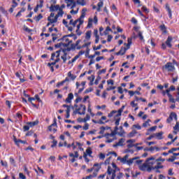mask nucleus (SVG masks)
Masks as SVG:
<instances>
[{
    "mask_svg": "<svg viewBox=\"0 0 179 179\" xmlns=\"http://www.w3.org/2000/svg\"><path fill=\"white\" fill-rule=\"evenodd\" d=\"M58 13L55 16L54 19H51L50 17H48V22H50V23H57V22H58V17H62L64 16V10H62V8H60L58 10Z\"/></svg>",
    "mask_w": 179,
    "mask_h": 179,
    "instance_id": "f257e3e1",
    "label": "nucleus"
},
{
    "mask_svg": "<svg viewBox=\"0 0 179 179\" xmlns=\"http://www.w3.org/2000/svg\"><path fill=\"white\" fill-rule=\"evenodd\" d=\"M175 69L176 67H174V65L171 62H168L163 66V70L167 71L168 72H173Z\"/></svg>",
    "mask_w": 179,
    "mask_h": 179,
    "instance_id": "f03ea898",
    "label": "nucleus"
},
{
    "mask_svg": "<svg viewBox=\"0 0 179 179\" xmlns=\"http://www.w3.org/2000/svg\"><path fill=\"white\" fill-rule=\"evenodd\" d=\"M65 3L67 5V8L73 9L76 8V1H73L72 0H65Z\"/></svg>",
    "mask_w": 179,
    "mask_h": 179,
    "instance_id": "7ed1b4c3",
    "label": "nucleus"
},
{
    "mask_svg": "<svg viewBox=\"0 0 179 179\" xmlns=\"http://www.w3.org/2000/svg\"><path fill=\"white\" fill-rule=\"evenodd\" d=\"M86 12H87V8H84L82 10V14L80 17V24H83V19H85V16H86Z\"/></svg>",
    "mask_w": 179,
    "mask_h": 179,
    "instance_id": "20e7f679",
    "label": "nucleus"
},
{
    "mask_svg": "<svg viewBox=\"0 0 179 179\" xmlns=\"http://www.w3.org/2000/svg\"><path fill=\"white\" fill-rule=\"evenodd\" d=\"M78 114H80V115H85L86 113V106L81 104L80 107L78 109Z\"/></svg>",
    "mask_w": 179,
    "mask_h": 179,
    "instance_id": "39448f33",
    "label": "nucleus"
},
{
    "mask_svg": "<svg viewBox=\"0 0 179 179\" xmlns=\"http://www.w3.org/2000/svg\"><path fill=\"white\" fill-rule=\"evenodd\" d=\"M129 157V155H126L124 157H123L122 158V157H117V160H120V162L121 163H122L123 164H127V162L128 161V158Z\"/></svg>",
    "mask_w": 179,
    "mask_h": 179,
    "instance_id": "423d86ee",
    "label": "nucleus"
},
{
    "mask_svg": "<svg viewBox=\"0 0 179 179\" xmlns=\"http://www.w3.org/2000/svg\"><path fill=\"white\" fill-rule=\"evenodd\" d=\"M170 92H171L170 88L166 90V93L169 97V102H174L175 101L174 97L173 96V95H171V94H170Z\"/></svg>",
    "mask_w": 179,
    "mask_h": 179,
    "instance_id": "0eeeda50",
    "label": "nucleus"
},
{
    "mask_svg": "<svg viewBox=\"0 0 179 179\" xmlns=\"http://www.w3.org/2000/svg\"><path fill=\"white\" fill-rule=\"evenodd\" d=\"M71 44V42H69L68 43H65L64 42H61L59 43H57L55 45V48H61V47H68Z\"/></svg>",
    "mask_w": 179,
    "mask_h": 179,
    "instance_id": "6e6552de",
    "label": "nucleus"
},
{
    "mask_svg": "<svg viewBox=\"0 0 179 179\" xmlns=\"http://www.w3.org/2000/svg\"><path fill=\"white\" fill-rule=\"evenodd\" d=\"M63 52V55L61 57L62 59H63V63L65 64L66 62V59L68 58V52H66V50H62Z\"/></svg>",
    "mask_w": 179,
    "mask_h": 179,
    "instance_id": "1a4fd4ad",
    "label": "nucleus"
},
{
    "mask_svg": "<svg viewBox=\"0 0 179 179\" xmlns=\"http://www.w3.org/2000/svg\"><path fill=\"white\" fill-rule=\"evenodd\" d=\"M61 8H59V5H51L50 7V12H57V10H58L59 9H60Z\"/></svg>",
    "mask_w": 179,
    "mask_h": 179,
    "instance_id": "9d476101",
    "label": "nucleus"
},
{
    "mask_svg": "<svg viewBox=\"0 0 179 179\" xmlns=\"http://www.w3.org/2000/svg\"><path fill=\"white\" fill-rule=\"evenodd\" d=\"M125 142V138H120L116 144L113 145V148H117V146H124V143Z\"/></svg>",
    "mask_w": 179,
    "mask_h": 179,
    "instance_id": "9b49d317",
    "label": "nucleus"
},
{
    "mask_svg": "<svg viewBox=\"0 0 179 179\" xmlns=\"http://www.w3.org/2000/svg\"><path fill=\"white\" fill-rule=\"evenodd\" d=\"M63 41L64 43H66V44H68V43H72V41H69V38H68V36H64L62 38L58 39V41Z\"/></svg>",
    "mask_w": 179,
    "mask_h": 179,
    "instance_id": "f8f14e48",
    "label": "nucleus"
},
{
    "mask_svg": "<svg viewBox=\"0 0 179 179\" xmlns=\"http://www.w3.org/2000/svg\"><path fill=\"white\" fill-rule=\"evenodd\" d=\"M171 41H173V37L171 36H168L167 40L166 41L165 43L166 45L169 48H171V47L173 46L171 45Z\"/></svg>",
    "mask_w": 179,
    "mask_h": 179,
    "instance_id": "ddd939ff",
    "label": "nucleus"
},
{
    "mask_svg": "<svg viewBox=\"0 0 179 179\" xmlns=\"http://www.w3.org/2000/svg\"><path fill=\"white\" fill-rule=\"evenodd\" d=\"M72 100H73V94L69 93L66 99V103H72Z\"/></svg>",
    "mask_w": 179,
    "mask_h": 179,
    "instance_id": "4468645a",
    "label": "nucleus"
},
{
    "mask_svg": "<svg viewBox=\"0 0 179 179\" xmlns=\"http://www.w3.org/2000/svg\"><path fill=\"white\" fill-rule=\"evenodd\" d=\"M137 159H138V157H133L131 159H127L126 164H127V166H132V164L134 163V160H137Z\"/></svg>",
    "mask_w": 179,
    "mask_h": 179,
    "instance_id": "2eb2a0df",
    "label": "nucleus"
},
{
    "mask_svg": "<svg viewBox=\"0 0 179 179\" xmlns=\"http://www.w3.org/2000/svg\"><path fill=\"white\" fill-rule=\"evenodd\" d=\"M127 48H121L120 50L116 53V55H124L127 52Z\"/></svg>",
    "mask_w": 179,
    "mask_h": 179,
    "instance_id": "dca6fc26",
    "label": "nucleus"
},
{
    "mask_svg": "<svg viewBox=\"0 0 179 179\" xmlns=\"http://www.w3.org/2000/svg\"><path fill=\"white\" fill-rule=\"evenodd\" d=\"M138 168L141 171H146V169H148V164L144 163L142 165H140Z\"/></svg>",
    "mask_w": 179,
    "mask_h": 179,
    "instance_id": "f3484780",
    "label": "nucleus"
},
{
    "mask_svg": "<svg viewBox=\"0 0 179 179\" xmlns=\"http://www.w3.org/2000/svg\"><path fill=\"white\" fill-rule=\"evenodd\" d=\"M125 108V106H122L120 109L118 110L115 117H121L122 113L124 111V109Z\"/></svg>",
    "mask_w": 179,
    "mask_h": 179,
    "instance_id": "a211bd4d",
    "label": "nucleus"
},
{
    "mask_svg": "<svg viewBox=\"0 0 179 179\" xmlns=\"http://www.w3.org/2000/svg\"><path fill=\"white\" fill-rule=\"evenodd\" d=\"M27 125H29V127H36V125L38 124V120H36L34 122H28Z\"/></svg>",
    "mask_w": 179,
    "mask_h": 179,
    "instance_id": "6ab92c4d",
    "label": "nucleus"
},
{
    "mask_svg": "<svg viewBox=\"0 0 179 179\" xmlns=\"http://www.w3.org/2000/svg\"><path fill=\"white\" fill-rule=\"evenodd\" d=\"M14 142H15V145H17V146H19L20 143H26V141H22L20 139H17L15 137L14 138Z\"/></svg>",
    "mask_w": 179,
    "mask_h": 179,
    "instance_id": "aec40b11",
    "label": "nucleus"
},
{
    "mask_svg": "<svg viewBox=\"0 0 179 179\" xmlns=\"http://www.w3.org/2000/svg\"><path fill=\"white\" fill-rule=\"evenodd\" d=\"M91 37H92V31H87L85 34V39L87 41H89L90 40Z\"/></svg>",
    "mask_w": 179,
    "mask_h": 179,
    "instance_id": "412c9836",
    "label": "nucleus"
},
{
    "mask_svg": "<svg viewBox=\"0 0 179 179\" xmlns=\"http://www.w3.org/2000/svg\"><path fill=\"white\" fill-rule=\"evenodd\" d=\"M90 44H92V43L87 42V43L83 44L82 46H78L77 50H81V48H85L86 47H89V45H90Z\"/></svg>",
    "mask_w": 179,
    "mask_h": 179,
    "instance_id": "4be33fe9",
    "label": "nucleus"
},
{
    "mask_svg": "<svg viewBox=\"0 0 179 179\" xmlns=\"http://www.w3.org/2000/svg\"><path fill=\"white\" fill-rule=\"evenodd\" d=\"M154 136L157 137L158 139H163L162 136H163V132L161 131L159 133H155L154 134Z\"/></svg>",
    "mask_w": 179,
    "mask_h": 179,
    "instance_id": "5701e85b",
    "label": "nucleus"
},
{
    "mask_svg": "<svg viewBox=\"0 0 179 179\" xmlns=\"http://www.w3.org/2000/svg\"><path fill=\"white\" fill-rule=\"evenodd\" d=\"M76 3L81 6H85L86 5V1L85 0H77Z\"/></svg>",
    "mask_w": 179,
    "mask_h": 179,
    "instance_id": "b1692460",
    "label": "nucleus"
},
{
    "mask_svg": "<svg viewBox=\"0 0 179 179\" xmlns=\"http://www.w3.org/2000/svg\"><path fill=\"white\" fill-rule=\"evenodd\" d=\"M85 153L86 155H88L90 157H92V153H93V151H92V148L89 147L88 148H87Z\"/></svg>",
    "mask_w": 179,
    "mask_h": 179,
    "instance_id": "393cba45",
    "label": "nucleus"
},
{
    "mask_svg": "<svg viewBox=\"0 0 179 179\" xmlns=\"http://www.w3.org/2000/svg\"><path fill=\"white\" fill-rule=\"evenodd\" d=\"M169 117L172 119V120H175L176 121H177V114L176 113H171L169 115Z\"/></svg>",
    "mask_w": 179,
    "mask_h": 179,
    "instance_id": "a878e982",
    "label": "nucleus"
},
{
    "mask_svg": "<svg viewBox=\"0 0 179 179\" xmlns=\"http://www.w3.org/2000/svg\"><path fill=\"white\" fill-rule=\"evenodd\" d=\"M119 129H120V131L117 132V135H119L120 136H124V134H125V131H124V130L122 129V127L120 126L119 127Z\"/></svg>",
    "mask_w": 179,
    "mask_h": 179,
    "instance_id": "bb28decb",
    "label": "nucleus"
},
{
    "mask_svg": "<svg viewBox=\"0 0 179 179\" xmlns=\"http://www.w3.org/2000/svg\"><path fill=\"white\" fill-rule=\"evenodd\" d=\"M117 131H118V127H115V130L111 132L110 136H115V135H117V134H118Z\"/></svg>",
    "mask_w": 179,
    "mask_h": 179,
    "instance_id": "cd10ccee",
    "label": "nucleus"
},
{
    "mask_svg": "<svg viewBox=\"0 0 179 179\" xmlns=\"http://www.w3.org/2000/svg\"><path fill=\"white\" fill-rule=\"evenodd\" d=\"M92 26H93V19L89 18L87 27H88V29H90V27H92Z\"/></svg>",
    "mask_w": 179,
    "mask_h": 179,
    "instance_id": "c85d7f7f",
    "label": "nucleus"
},
{
    "mask_svg": "<svg viewBox=\"0 0 179 179\" xmlns=\"http://www.w3.org/2000/svg\"><path fill=\"white\" fill-rule=\"evenodd\" d=\"M68 76L69 78H71V80H75V79H76V76H74L73 74H72L71 71L68 73Z\"/></svg>",
    "mask_w": 179,
    "mask_h": 179,
    "instance_id": "c756f323",
    "label": "nucleus"
},
{
    "mask_svg": "<svg viewBox=\"0 0 179 179\" xmlns=\"http://www.w3.org/2000/svg\"><path fill=\"white\" fill-rule=\"evenodd\" d=\"M159 29L160 30H162V31H163V33H167V30H166V25L164 24L160 25Z\"/></svg>",
    "mask_w": 179,
    "mask_h": 179,
    "instance_id": "7c9ffc66",
    "label": "nucleus"
},
{
    "mask_svg": "<svg viewBox=\"0 0 179 179\" xmlns=\"http://www.w3.org/2000/svg\"><path fill=\"white\" fill-rule=\"evenodd\" d=\"M41 19H43V15L39 14L38 16H36L34 17V20H36V22H40V20H41Z\"/></svg>",
    "mask_w": 179,
    "mask_h": 179,
    "instance_id": "2f4dec72",
    "label": "nucleus"
},
{
    "mask_svg": "<svg viewBox=\"0 0 179 179\" xmlns=\"http://www.w3.org/2000/svg\"><path fill=\"white\" fill-rule=\"evenodd\" d=\"M160 162H157V166H154L155 170H159V169H163V165H160Z\"/></svg>",
    "mask_w": 179,
    "mask_h": 179,
    "instance_id": "473e14b6",
    "label": "nucleus"
},
{
    "mask_svg": "<svg viewBox=\"0 0 179 179\" xmlns=\"http://www.w3.org/2000/svg\"><path fill=\"white\" fill-rule=\"evenodd\" d=\"M136 134H138V132L136 131V130H133L132 131H131L129 134V136L130 138H134V136H135V135H136Z\"/></svg>",
    "mask_w": 179,
    "mask_h": 179,
    "instance_id": "72a5a7b5",
    "label": "nucleus"
},
{
    "mask_svg": "<svg viewBox=\"0 0 179 179\" xmlns=\"http://www.w3.org/2000/svg\"><path fill=\"white\" fill-rule=\"evenodd\" d=\"M10 163L12 166L16 167V162H15V159H13V157H10Z\"/></svg>",
    "mask_w": 179,
    "mask_h": 179,
    "instance_id": "f704fd0d",
    "label": "nucleus"
},
{
    "mask_svg": "<svg viewBox=\"0 0 179 179\" xmlns=\"http://www.w3.org/2000/svg\"><path fill=\"white\" fill-rule=\"evenodd\" d=\"M145 170H147V171L150 173V171H152V170H155V166H150V165H148V167L146 168Z\"/></svg>",
    "mask_w": 179,
    "mask_h": 179,
    "instance_id": "c9c22d12",
    "label": "nucleus"
},
{
    "mask_svg": "<svg viewBox=\"0 0 179 179\" xmlns=\"http://www.w3.org/2000/svg\"><path fill=\"white\" fill-rule=\"evenodd\" d=\"M78 22H79V23L80 22V18H78V20H75L73 22L72 26H73V27H76V24H78Z\"/></svg>",
    "mask_w": 179,
    "mask_h": 179,
    "instance_id": "e433bc0d",
    "label": "nucleus"
},
{
    "mask_svg": "<svg viewBox=\"0 0 179 179\" xmlns=\"http://www.w3.org/2000/svg\"><path fill=\"white\" fill-rule=\"evenodd\" d=\"M141 9L143 12H145V13H149V9H148L146 6H143Z\"/></svg>",
    "mask_w": 179,
    "mask_h": 179,
    "instance_id": "4c0bfd02",
    "label": "nucleus"
},
{
    "mask_svg": "<svg viewBox=\"0 0 179 179\" xmlns=\"http://www.w3.org/2000/svg\"><path fill=\"white\" fill-rule=\"evenodd\" d=\"M149 122H150V120H148L145 122H144L143 124V127H144V128H146V127H148V125H150L149 124Z\"/></svg>",
    "mask_w": 179,
    "mask_h": 179,
    "instance_id": "58836bf2",
    "label": "nucleus"
},
{
    "mask_svg": "<svg viewBox=\"0 0 179 179\" xmlns=\"http://www.w3.org/2000/svg\"><path fill=\"white\" fill-rule=\"evenodd\" d=\"M71 9L72 10L70 11V13H71V15H76L79 11V8H78L77 10H74L73 8Z\"/></svg>",
    "mask_w": 179,
    "mask_h": 179,
    "instance_id": "ea45409f",
    "label": "nucleus"
},
{
    "mask_svg": "<svg viewBox=\"0 0 179 179\" xmlns=\"http://www.w3.org/2000/svg\"><path fill=\"white\" fill-rule=\"evenodd\" d=\"M40 3L37 4L36 6L37 8H42L43 7V4L44 3V1L43 0H40Z\"/></svg>",
    "mask_w": 179,
    "mask_h": 179,
    "instance_id": "a19ab883",
    "label": "nucleus"
},
{
    "mask_svg": "<svg viewBox=\"0 0 179 179\" xmlns=\"http://www.w3.org/2000/svg\"><path fill=\"white\" fill-rule=\"evenodd\" d=\"M114 114H116V115H117V110H113L110 113L108 114V117L110 118H111V117H113V115H114Z\"/></svg>",
    "mask_w": 179,
    "mask_h": 179,
    "instance_id": "79ce46f5",
    "label": "nucleus"
},
{
    "mask_svg": "<svg viewBox=\"0 0 179 179\" xmlns=\"http://www.w3.org/2000/svg\"><path fill=\"white\" fill-rule=\"evenodd\" d=\"M90 120V115H86L85 117L84 118V122H86Z\"/></svg>",
    "mask_w": 179,
    "mask_h": 179,
    "instance_id": "37998d69",
    "label": "nucleus"
},
{
    "mask_svg": "<svg viewBox=\"0 0 179 179\" xmlns=\"http://www.w3.org/2000/svg\"><path fill=\"white\" fill-rule=\"evenodd\" d=\"M94 36H95V38H96V37H100V36H99V30H97V29H94Z\"/></svg>",
    "mask_w": 179,
    "mask_h": 179,
    "instance_id": "c03bdc74",
    "label": "nucleus"
},
{
    "mask_svg": "<svg viewBox=\"0 0 179 179\" xmlns=\"http://www.w3.org/2000/svg\"><path fill=\"white\" fill-rule=\"evenodd\" d=\"M1 166H3V167H8V162H3V160L1 161Z\"/></svg>",
    "mask_w": 179,
    "mask_h": 179,
    "instance_id": "a18cd8bd",
    "label": "nucleus"
},
{
    "mask_svg": "<svg viewBox=\"0 0 179 179\" xmlns=\"http://www.w3.org/2000/svg\"><path fill=\"white\" fill-rule=\"evenodd\" d=\"M30 129V127L25 125L23 127V131L24 132H26L27 131H29Z\"/></svg>",
    "mask_w": 179,
    "mask_h": 179,
    "instance_id": "49530a36",
    "label": "nucleus"
},
{
    "mask_svg": "<svg viewBox=\"0 0 179 179\" xmlns=\"http://www.w3.org/2000/svg\"><path fill=\"white\" fill-rule=\"evenodd\" d=\"M155 163L157 164V162H156V160L155 161L149 162L148 164H147L148 166H153V164H155Z\"/></svg>",
    "mask_w": 179,
    "mask_h": 179,
    "instance_id": "de8ad7c7",
    "label": "nucleus"
},
{
    "mask_svg": "<svg viewBox=\"0 0 179 179\" xmlns=\"http://www.w3.org/2000/svg\"><path fill=\"white\" fill-rule=\"evenodd\" d=\"M138 36L139 37L140 40H143V35H142L141 31H138Z\"/></svg>",
    "mask_w": 179,
    "mask_h": 179,
    "instance_id": "09e8293b",
    "label": "nucleus"
},
{
    "mask_svg": "<svg viewBox=\"0 0 179 179\" xmlns=\"http://www.w3.org/2000/svg\"><path fill=\"white\" fill-rule=\"evenodd\" d=\"M24 31H27V33H30L31 31V29H29V27L24 26Z\"/></svg>",
    "mask_w": 179,
    "mask_h": 179,
    "instance_id": "8fccbe9b",
    "label": "nucleus"
},
{
    "mask_svg": "<svg viewBox=\"0 0 179 179\" xmlns=\"http://www.w3.org/2000/svg\"><path fill=\"white\" fill-rule=\"evenodd\" d=\"M34 99L37 100L39 103H41V99H40V96L38 94H36Z\"/></svg>",
    "mask_w": 179,
    "mask_h": 179,
    "instance_id": "3c124183",
    "label": "nucleus"
},
{
    "mask_svg": "<svg viewBox=\"0 0 179 179\" xmlns=\"http://www.w3.org/2000/svg\"><path fill=\"white\" fill-rule=\"evenodd\" d=\"M104 131H106V128L104 127H101V131H99V134L101 135H103V134H104Z\"/></svg>",
    "mask_w": 179,
    "mask_h": 179,
    "instance_id": "603ef678",
    "label": "nucleus"
},
{
    "mask_svg": "<svg viewBox=\"0 0 179 179\" xmlns=\"http://www.w3.org/2000/svg\"><path fill=\"white\" fill-rule=\"evenodd\" d=\"M157 129V126H154V127H152L151 128H150L148 129V131H150L151 132H153Z\"/></svg>",
    "mask_w": 179,
    "mask_h": 179,
    "instance_id": "864d4df0",
    "label": "nucleus"
},
{
    "mask_svg": "<svg viewBox=\"0 0 179 179\" xmlns=\"http://www.w3.org/2000/svg\"><path fill=\"white\" fill-rule=\"evenodd\" d=\"M101 45H98L97 47L94 46L93 48L94 51H97V50H100L101 48Z\"/></svg>",
    "mask_w": 179,
    "mask_h": 179,
    "instance_id": "5fc2aeb1",
    "label": "nucleus"
},
{
    "mask_svg": "<svg viewBox=\"0 0 179 179\" xmlns=\"http://www.w3.org/2000/svg\"><path fill=\"white\" fill-rule=\"evenodd\" d=\"M99 159H101V160H104V159H106V155L101 153L99 155Z\"/></svg>",
    "mask_w": 179,
    "mask_h": 179,
    "instance_id": "6e6d98bb",
    "label": "nucleus"
},
{
    "mask_svg": "<svg viewBox=\"0 0 179 179\" xmlns=\"http://www.w3.org/2000/svg\"><path fill=\"white\" fill-rule=\"evenodd\" d=\"M133 128H136V129H142V127L139 124H134Z\"/></svg>",
    "mask_w": 179,
    "mask_h": 179,
    "instance_id": "4d7b16f0",
    "label": "nucleus"
},
{
    "mask_svg": "<svg viewBox=\"0 0 179 179\" xmlns=\"http://www.w3.org/2000/svg\"><path fill=\"white\" fill-rule=\"evenodd\" d=\"M176 97V99H174L175 101L174 102H171V103H176V101H178V103H179V94H178V93H177Z\"/></svg>",
    "mask_w": 179,
    "mask_h": 179,
    "instance_id": "13d9d810",
    "label": "nucleus"
},
{
    "mask_svg": "<svg viewBox=\"0 0 179 179\" xmlns=\"http://www.w3.org/2000/svg\"><path fill=\"white\" fill-rule=\"evenodd\" d=\"M19 177H20V178H21V179H26V176H24L23 173H19Z\"/></svg>",
    "mask_w": 179,
    "mask_h": 179,
    "instance_id": "bf43d9fd",
    "label": "nucleus"
},
{
    "mask_svg": "<svg viewBox=\"0 0 179 179\" xmlns=\"http://www.w3.org/2000/svg\"><path fill=\"white\" fill-rule=\"evenodd\" d=\"M90 92H93V90L92 88H88V89L85 90L84 93L85 94H87V93H90Z\"/></svg>",
    "mask_w": 179,
    "mask_h": 179,
    "instance_id": "052dcab7",
    "label": "nucleus"
},
{
    "mask_svg": "<svg viewBox=\"0 0 179 179\" xmlns=\"http://www.w3.org/2000/svg\"><path fill=\"white\" fill-rule=\"evenodd\" d=\"M0 10L1 12H2V13H3L4 15H6L7 12L5 10V8H3V7H0Z\"/></svg>",
    "mask_w": 179,
    "mask_h": 179,
    "instance_id": "680f3d73",
    "label": "nucleus"
},
{
    "mask_svg": "<svg viewBox=\"0 0 179 179\" xmlns=\"http://www.w3.org/2000/svg\"><path fill=\"white\" fill-rule=\"evenodd\" d=\"M83 128L84 131H87V129H89V124L86 123Z\"/></svg>",
    "mask_w": 179,
    "mask_h": 179,
    "instance_id": "e2e57ef3",
    "label": "nucleus"
},
{
    "mask_svg": "<svg viewBox=\"0 0 179 179\" xmlns=\"http://www.w3.org/2000/svg\"><path fill=\"white\" fill-rule=\"evenodd\" d=\"M79 58V55H76L73 59L71 60V62L73 63V62H76V59H78Z\"/></svg>",
    "mask_w": 179,
    "mask_h": 179,
    "instance_id": "0e129e2a",
    "label": "nucleus"
},
{
    "mask_svg": "<svg viewBox=\"0 0 179 179\" xmlns=\"http://www.w3.org/2000/svg\"><path fill=\"white\" fill-rule=\"evenodd\" d=\"M174 160H176V157H172V158H169L167 159V162H174Z\"/></svg>",
    "mask_w": 179,
    "mask_h": 179,
    "instance_id": "69168bd1",
    "label": "nucleus"
},
{
    "mask_svg": "<svg viewBox=\"0 0 179 179\" xmlns=\"http://www.w3.org/2000/svg\"><path fill=\"white\" fill-rule=\"evenodd\" d=\"M103 1H99L97 4L98 8H103Z\"/></svg>",
    "mask_w": 179,
    "mask_h": 179,
    "instance_id": "338daca9",
    "label": "nucleus"
},
{
    "mask_svg": "<svg viewBox=\"0 0 179 179\" xmlns=\"http://www.w3.org/2000/svg\"><path fill=\"white\" fill-rule=\"evenodd\" d=\"M111 179H115V170L113 171Z\"/></svg>",
    "mask_w": 179,
    "mask_h": 179,
    "instance_id": "774afa93",
    "label": "nucleus"
}]
</instances>
